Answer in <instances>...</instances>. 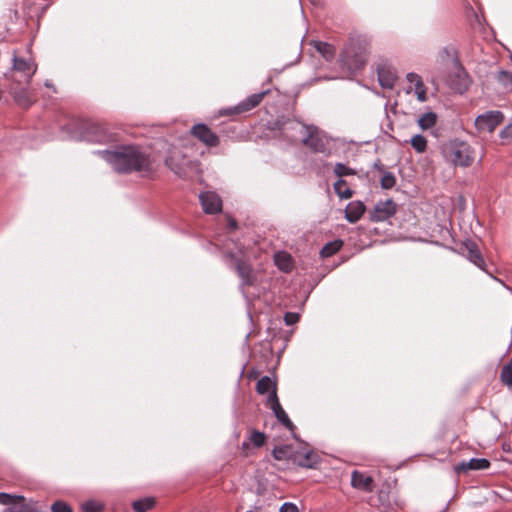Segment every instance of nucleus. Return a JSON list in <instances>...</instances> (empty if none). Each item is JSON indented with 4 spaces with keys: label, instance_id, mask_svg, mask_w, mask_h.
I'll use <instances>...</instances> for the list:
<instances>
[{
    "label": "nucleus",
    "instance_id": "nucleus-41",
    "mask_svg": "<svg viewBox=\"0 0 512 512\" xmlns=\"http://www.w3.org/2000/svg\"><path fill=\"white\" fill-rule=\"evenodd\" d=\"M52 512H73V509L64 501H56L51 506Z\"/></svg>",
    "mask_w": 512,
    "mask_h": 512
},
{
    "label": "nucleus",
    "instance_id": "nucleus-47",
    "mask_svg": "<svg viewBox=\"0 0 512 512\" xmlns=\"http://www.w3.org/2000/svg\"><path fill=\"white\" fill-rule=\"evenodd\" d=\"M313 3H315V0H311Z\"/></svg>",
    "mask_w": 512,
    "mask_h": 512
},
{
    "label": "nucleus",
    "instance_id": "nucleus-20",
    "mask_svg": "<svg viewBox=\"0 0 512 512\" xmlns=\"http://www.w3.org/2000/svg\"><path fill=\"white\" fill-rule=\"evenodd\" d=\"M110 134L99 125H93L85 134V139L95 143H106L110 141Z\"/></svg>",
    "mask_w": 512,
    "mask_h": 512
},
{
    "label": "nucleus",
    "instance_id": "nucleus-2",
    "mask_svg": "<svg viewBox=\"0 0 512 512\" xmlns=\"http://www.w3.org/2000/svg\"><path fill=\"white\" fill-rule=\"evenodd\" d=\"M440 154L443 160L453 166L460 168L470 167L475 161V150L466 141L452 139L440 146Z\"/></svg>",
    "mask_w": 512,
    "mask_h": 512
},
{
    "label": "nucleus",
    "instance_id": "nucleus-31",
    "mask_svg": "<svg viewBox=\"0 0 512 512\" xmlns=\"http://www.w3.org/2000/svg\"><path fill=\"white\" fill-rule=\"evenodd\" d=\"M437 115L434 112H427L418 119V125L426 130L433 127L436 123Z\"/></svg>",
    "mask_w": 512,
    "mask_h": 512
},
{
    "label": "nucleus",
    "instance_id": "nucleus-22",
    "mask_svg": "<svg viewBox=\"0 0 512 512\" xmlns=\"http://www.w3.org/2000/svg\"><path fill=\"white\" fill-rule=\"evenodd\" d=\"M465 247L468 252V259L470 262H472L474 265L479 267L480 269H484L485 261L480 253V251L477 248V245L474 242H467L465 244Z\"/></svg>",
    "mask_w": 512,
    "mask_h": 512
},
{
    "label": "nucleus",
    "instance_id": "nucleus-16",
    "mask_svg": "<svg viewBox=\"0 0 512 512\" xmlns=\"http://www.w3.org/2000/svg\"><path fill=\"white\" fill-rule=\"evenodd\" d=\"M378 80L381 87L385 89H392L396 81V73L393 69L386 66H379L377 68Z\"/></svg>",
    "mask_w": 512,
    "mask_h": 512
},
{
    "label": "nucleus",
    "instance_id": "nucleus-5",
    "mask_svg": "<svg viewBox=\"0 0 512 512\" xmlns=\"http://www.w3.org/2000/svg\"><path fill=\"white\" fill-rule=\"evenodd\" d=\"M448 75L444 82L455 92H465L471 83L470 77L457 59H452L448 66Z\"/></svg>",
    "mask_w": 512,
    "mask_h": 512
},
{
    "label": "nucleus",
    "instance_id": "nucleus-14",
    "mask_svg": "<svg viewBox=\"0 0 512 512\" xmlns=\"http://www.w3.org/2000/svg\"><path fill=\"white\" fill-rule=\"evenodd\" d=\"M293 463L304 468H313L319 462L318 455L312 450H295Z\"/></svg>",
    "mask_w": 512,
    "mask_h": 512
},
{
    "label": "nucleus",
    "instance_id": "nucleus-1",
    "mask_svg": "<svg viewBox=\"0 0 512 512\" xmlns=\"http://www.w3.org/2000/svg\"><path fill=\"white\" fill-rule=\"evenodd\" d=\"M101 156L117 173H140L144 176L155 171L154 161L141 147L136 145H122L113 150H99L95 152Z\"/></svg>",
    "mask_w": 512,
    "mask_h": 512
},
{
    "label": "nucleus",
    "instance_id": "nucleus-21",
    "mask_svg": "<svg viewBox=\"0 0 512 512\" xmlns=\"http://www.w3.org/2000/svg\"><path fill=\"white\" fill-rule=\"evenodd\" d=\"M490 466V462L485 458H472L468 462H462L456 466V471H467V470H484Z\"/></svg>",
    "mask_w": 512,
    "mask_h": 512
},
{
    "label": "nucleus",
    "instance_id": "nucleus-24",
    "mask_svg": "<svg viewBox=\"0 0 512 512\" xmlns=\"http://www.w3.org/2000/svg\"><path fill=\"white\" fill-rule=\"evenodd\" d=\"M312 45L327 61L334 58L336 50L333 45L322 41H313Z\"/></svg>",
    "mask_w": 512,
    "mask_h": 512
},
{
    "label": "nucleus",
    "instance_id": "nucleus-4",
    "mask_svg": "<svg viewBox=\"0 0 512 512\" xmlns=\"http://www.w3.org/2000/svg\"><path fill=\"white\" fill-rule=\"evenodd\" d=\"M165 163L179 177H187L197 170V164L184 153L182 148L176 146L169 149Z\"/></svg>",
    "mask_w": 512,
    "mask_h": 512
},
{
    "label": "nucleus",
    "instance_id": "nucleus-39",
    "mask_svg": "<svg viewBox=\"0 0 512 512\" xmlns=\"http://www.w3.org/2000/svg\"><path fill=\"white\" fill-rule=\"evenodd\" d=\"M250 441L255 447H261L265 443V434L259 431H252Z\"/></svg>",
    "mask_w": 512,
    "mask_h": 512
},
{
    "label": "nucleus",
    "instance_id": "nucleus-17",
    "mask_svg": "<svg viewBox=\"0 0 512 512\" xmlns=\"http://www.w3.org/2000/svg\"><path fill=\"white\" fill-rule=\"evenodd\" d=\"M372 482L373 480L370 476L357 470L353 471L351 474V485L356 489L370 492L373 490Z\"/></svg>",
    "mask_w": 512,
    "mask_h": 512
},
{
    "label": "nucleus",
    "instance_id": "nucleus-3",
    "mask_svg": "<svg viewBox=\"0 0 512 512\" xmlns=\"http://www.w3.org/2000/svg\"><path fill=\"white\" fill-rule=\"evenodd\" d=\"M297 130L302 135V143L315 153L326 156L331 153L330 137L314 125L297 124Z\"/></svg>",
    "mask_w": 512,
    "mask_h": 512
},
{
    "label": "nucleus",
    "instance_id": "nucleus-28",
    "mask_svg": "<svg viewBox=\"0 0 512 512\" xmlns=\"http://www.w3.org/2000/svg\"><path fill=\"white\" fill-rule=\"evenodd\" d=\"M256 390L259 394L273 393L276 392V384L268 376L260 378L256 384Z\"/></svg>",
    "mask_w": 512,
    "mask_h": 512
},
{
    "label": "nucleus",
    "instance_id": "nucleus-9",
    "mask_svg": "<svg viewBox=\"0 0 512 512\" xmlns=\"http://www.w3.org/2000/svg\"><path fill=\"white\" fill-rule=\"evenodd\" d=\"M396 213V203L392 199L376 203L374 210L370 214V220L373 222H382L388 220Z\"/></svg>",
    "mask_w": 512,
    "mask_h": 512
},
{
    "label": "nucleus",
    "instance_id": "nucleus-38",
    "mask_svg": "<svg viewBox=\"0 0 512 512\" xmlns=\"http://www.w3.org/2000/svg\"><path fill=\"white\" fill-rule=\"evenodd\" d=\"M81 507L83 512H101L103 509L102 504L93 500L86 501Z\"/></svg>",
    "mask_w": 512,
    "mask_h": 512
},
{
    "label": "nucleus",
    "instance_id": "nucleus-42",
    "mask_svg": "<svg viewBox=\"0 0 512 512\" xmlns=\"http://www.w3.org/2000/svg\"><path fill=\"white\" fill-rule=\"evenodd\" d=\"M299 320V314L295 312H287L284 316V321L287 325H294Z\"/></svg>",
    "mask_w": 512,
    "mask_h": 512
},
{
    "label": "nucleus",
    "instance_id": "nucleus-32",
    "mask_svg": "<svg viewBox=\"0 0 512 512\" xmlns=\"http://www.w3.org/2000/svg\"><path fill=\"white\" fill-rule=\"evenodd\" d=\"M155 504L153 498H144L133 502V509L135 512H146L151 509Z\"/></svg>",
    "mask_w": 512,
    "mask_h": 512
},
{
    "label": "nucleus",
    "instance_id": "nucleus-15",
    "mask_svg": "<svg viewBox=\"0 0 512 512\" xmlns=\"http://www.w3.org/2000/svg\"><path fill=\"white\" fill-rule=\"evenodd\" d=\"M353 49V44L350 43L344 47L340 55L341 61L343 62L344 65L347 66L349 70L359 69L364 63V60L361 55H351Z\"/></svg>",
    "mask_w": 512,
    "mask_h": 512
},
{
    "label": "nucleus",
    "instance_id": "nucleus-29",
    "mask_svg": "<svg viewBox=\"0 0 512 512\" xmlns=\"http://www.w3.org/2000/svg\"><path fill=\"white\" fill-rule=\"evenodd\" d=\"M335 193L342 199H349L353 195V191L347 186V183L343 179L337 180L334 185Z\"/></svg>",
    "mask_w": 512,
    "mask_h": 512
},
{
    "label": "nucleus",
    "instance_id": "nucleus-33",
    "mask_svg": "<svg viewBox=\"0 0 512 512\" xmlns=\"http://www.w3.org/2000/svg\"><path fill=\"white\" fill-rule=\"evenodd\" d=\"M496 78L505 89L512 90V71L501 70Z\"/></svg>",
    "mask_w": 512,
    "mask_h": 512
},
{
    "label": "nucleus",
    "instance_id": "nucleus-30",
    "mask_svg": "<svg viewBox=\"0 0 512 512\" xmlns=\"http://www.w3.org/2000/svg\"><path fill=\"white\" fill-rule=\"evenodd\" d=\"M343 246V241L342 240H334V241H331V242H328L320 251V255L323 257V258H327V257H330L332 255H334L336 252H338L341 247Z\"/></svg>",
    "mask_w": 512,
    "mask_h": 512
},
{
    "label": "nucleus",
    "instance_id": "nucleus-36",
    "mask_svg": "<svg viewBox=\"0 0 512 512\" xmlns=\"http://www.w3.org/2000/svg\"><path fill=\"white\" fill-rule=\"evenodd\" d=\"M383 189H391L396 184V178L393 173L385 171L380 180Z\"/></svg>",
    "mask_w": 512,
    "mask_h": 512
},
{
    "label": "nucleus",
    "instance_id": "nucleus-6",
    "mask_svg": "<svg viewBox=\"0 0 512 512\" xmlns=\"http://www.w3.org/2000/svg\"><path fill=\"white\" fill-rule=\"evenodd\" d=\"M227 257L235 261V269L241 279L240 289L245 293V288L256 283V274L250 264L245 262L238 253L229 252Z\"/></svg>",
    "mask_w": 512,
    "mask_h": 512
},
{
    "label": "nucleus",
    "instance_id": "nucleus-26",
    "mask_svg": "<svg viewBox=\"0 0 512 512\" xmlns=\"http://www.w3.org/2000/svg\"><path fill=\"white\" fill-rule=\"evenodd\" d=\"M272 455L276 460H292L294 455V448L290 445H282L275 447L272 451Z\"/></svg>",
    "mask_w": 512,
    "mask_h": 512
},
{
    "label": "nucleus",
    "instance_id": "nucleus-46",
    "mask_svg": "<svg viewBox=\"0 0 512 512\" xmlns=\"http://www.w3.org/2000/svg\"><path fill=\"white\" fill-rule=\"evenodd\" d=\"M229 225L231 228L235 229L237 227V223L235 220L231 219L229 220Z\"/></svg>",
    "mask_w": 512,
    "mask_h": 512
},
{
    "label": "nucleus",
    "instance_id": "nucleus-43",
    "mask_svg": "<svg viewBox=\"0 0 512 512\" xmlns=\"http://www.w3.org/2000/svg\"><path fill=\"white\" fill-rule=\"evenodd\" d=\"M279 512H299V510L295 504L286 502L280 507Z\"/></svg>",
    "mask_w": 512,
    "mask_h": 512
},
{
    "label": "nucleus",
    "instance_id": "nucleus-8",
    "mask_svg": "<svg viewBox=\"0 0 512 512\" xmlns=\"http://www.w3.org/2000/svg\"><path fill=\"white\" fill-rule=\"evenodd\" d=\"M191 134L196 137L207 147H217L220 143V139L216 133H214L205 124H196L191 128Z\"/></svg>",
    "mask_w": 512,
    "mask_h": 512
},
{
    "label": "nucleus",
    "instance_id": "nucleus-19",
    "mask_svg": "<svg viewBox=\"0 0 512 512\" xmlns=\"http://www.w3.org/2000/svg\"><path fill=\"white\" fill-rule=\"evenodd\" d=\"M364 212L365 205L361 201H352L345 209V218L350 223H356Z\"/></svg>",
    "mask_w": 512,
    "mask_h": 512
},
{
    "label": "nucleus",
    "instance_id": "nucleus-27",
    "mask_svg": "<svg viewBox=\"0 0 512 512\" xmlns=\"http://www.w3.org/2000/svg\"><path fill=\"white\" fill-rule=\"evenodd\" d=\"M15 102L23 108H28L32 105L33 100L30 98L27 89L15 90L12 92Z\"/></svg>",
    "mask_w": 512,
    "mask_h": 512
},
{
    "label": "nucleus",
    "instance_id": "nucleus-35",
    "mask_svg": "<svg viewBox=\"0 0 512 512\" xmlns=\"http://www.w3.org/2000/svg\"><path fill=\"white\" fill-rule=\"evenodd\" d=\"M500 379L507 386L512 385V360L505 364L501 370Z\"/></svg>",
    "mask_w": 512,
    "mask_h": 512
},
{
    "label": "nucleus",
    "instance_id": "nucleus-25",
    "mask_svg": "<svg viewBox=\"0 0 512 512\" xmlns=\"http://www.w3.org/2000/svg\"><path fill=\"white\" fill-rule=\"evenodd\" d=\"M0 504L10 506V510L14 506L27 505L23 496L16 494L12 495L4 492L0 493Z\"/></svg>",
    "mask_w": 512,
    "mask_h": 512
},
{
    "label": "nucleus",
    "instance_id": "nucleus-11",
    "mask_svg": "<svg viewBox=\"0 0 512 512\" xmlns=\"http://www.w3.org/2000/svg\"><path fill=\"white\" fill-rule=\"evenodd\" d=\"M267 403L269 404V407L273 411L277 420L281 424H283L287 429L292 431L294 425L292 421L289 419L284 409L282 408L281 404L279 403L277 392L274 391L273 393L268 394Z\"/></svg>",
    "mask_w": 512,
    "mask_h": 512
},
{
    "label": "nucleus",
    "instance_id": "nucleus-23",
    "mask_svg": "<svg viewBox=\"0 0 512 512\" xmlns=\"http://www.w3.org/2000/svg\"><path fill=\"white\" fill-rule=\"evenodd\" d=\"M276 266L283 272H289L293 268L292 257L286 252H277L274 256Z\"/></svg>",
    "mask_w": 512,
    "mask_h": 512
},
{
    "label": "nucleus",
    "instance_id": "nucleus-10",
    "mask_svg": "<svg viewBox=\"0 0 512 512\" xmlns=\"http://www.w3.org/2000/svg\"><path fill=\"white\" fill-rule=\"evenodd\" d=\"M199 200L203 211L207 214H215L222 211V199L214 191L200 193Z\"/></svg>",
    "mask_w": 512,
    "mask_h": 512
},
{
    "label": "nucleus",
    "instance_id": "nucleus-34",
    "mask_svg": "<svg viewBox=\"0 0 512 512\" xmlns=\"http://www.w3.org/2000/svg\"><path fill=\"white\" fill-rule=\"evenodd\" d=\"M411 145L417 153H423L427 148V140L424 136L417 134L411 139Z\"/></svg>",
    "mask_w": 512,
    "mask_h": 512
},
{
    "label": "nucleus",
    "instance_id": "nucleus-18",
    "mask_svg": "<svg viewBox=\"0 0 512 512\" xmlns=\"http://www.w3.org/2000/svg\"><path fill=\"white\" fill-rule=\"evenodd\" d=\"M267 93H268V90L248 96L245 100L240 102L234 108L235 112L240 113V112H246V111L253 109L257 105H259V103L262 101L263 97Z\"/></svg>",
    "mask_w": 512,
    "mask_h": 512
},
{
    "label": "nucleus",
    "instance_id": "nucleus-45",
    "mask_svg": "<svg viewBox=\"0 0 512 512\" xmlns=\"http://www.w3.org/2000/svg\"><path fill=\"white\" fill-rule=\"evenodd\" d=\"M44 85L47 87V88H50L53 90V92H56V88L54 87L53 83L49 80H46Z\"/></svg>",
    "mask_w": 512,
    "mask_h": 512
},
{
    "label": "nucleus",
    "instance_id": "nucleus-13",
    "mask_svg": "<svg viewBox=\"0 0 512 512\" xmlns=\"http://www.w3.org/2000/svg\"><path fill=\"white\" fill-rule=\"evenodd\" d=\"M12 69L22 73L25 82L29 83L37 71V64L32 60H26L14 55Z\"/></svg>",
    "mask_w": 512,
    "mask_h": 512
},
{
    "label": "nucleus",
    "instance_id": "nucleus-40",
    "mask_svg": "<svg viewBox=\"0 0 512 512\" xmlns=\"http://www.w3.org/2000/svg\"><path fill=\"white\" fill-rule=\"evenodd\" d=\"M499 137L503 143H509L512 141V122L508 123L499 133Z\"/></svg>",
    "mask_w": 512,
    "mask_h": 512
},
{
    "label": "nucleus",
    "instance_id": "nucleus-44",
    "mask_svg": "<svg viewBox=\"0 0 512 512\" xmlns=\"http://www.w3.org/2000/svg\"><path fill=\"white\" fill-rule=\"evenodd\" d=\"M11 512H34L33 508L29 505L14 506Z\"/></svg>",
    "mask_w": 512,
    "mask_h": 512
},
{
    "label": "nucleus",
    "instance_id": "nucleus-12",
    "mask_svg": "<svg viewBox=\"0 0 512 512\" xmlns=\"http://www.w3.org/2000/svg\"><path fill=\"white\" fill-rule=\"evenodd\" d=\"M408 81L407 92H413L420 102L427 100V88L423 83L420 75L414 72H410L406 75Z\"/></svg>",
    "mask_w": 512,
    "mask_h": 512
},
{
    "label": "nucleus",
    "instance_id": "nucleus-37",
    "mask_svg": "<svg viewBox=\"0 0 512 512\" xmlns=\"http://www.w3.org/2000/svg\"><path fill=\"white\" fill-rule=\"evenodd\" d=\"M334 173L341 178L343 176L354 175L356 171L343 163H336Z\"/></svg>",
    "mask_w": 512,
    "mask_h": 512
},
{
    "label": "nucleus",
    "instance_id": "nucleus-7",
    "mask_svg": "<svg viewBox=\"0 0 512 512\" xmlns=\"http://www.w3.org/2000/svg\"><path fill=\"white\" fill-rule=\"evenodd\" d=\"M503 120L504 115L501 111L491 110L477 116L475 126L480 132L492 133Z\"/></svg>",
    "mask_w": 512,
    "mask_h": 512
}]
</instances>
